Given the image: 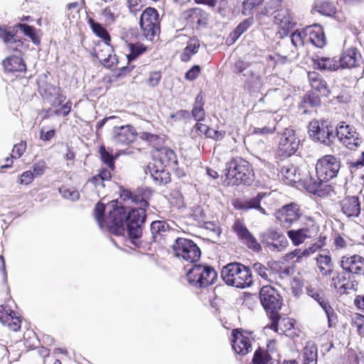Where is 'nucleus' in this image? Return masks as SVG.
<instances>
[{"label": "nucleus", "instance_id": "nucleus-57", "mask_svg": "<svg viewBox=\"0 0 364 364\" xmlns=\"http://www.w3.org/2000/svg\"><path fill=\"white\" fill-rule=\"evenodd\" d=\"M26 149V141H21L20 143L15 144L11 154V158L18 159L20 158Z\"/></svg>", "mask_w": 364, "mask_h": 364}, {"label": "nucleus", "instance_id": "nucleus-33", "mask_svg": "<svg viewBox=\"0 0 364 364\" xmlns=\"http://www.w3.org/2000/svg\"><path fill=\"white\" fill-rule=\"evenodd\" d=\"M317 266L324 276H330L333 272V263L328 252L319 254L316 257Z\"/></svg>", "mask_w": 364, "mask_h": 364}, {"label": "nucleus", "instance_id": "nucleus-9", "mask_svg": "<svg viewBox=\"0 0 364 364\" xmlns=\"http://www.w3.org/2000/svg\"><path fill=\"white\" fill-rule=\"evenodd\" d=\"M295 229L287 231V235L294 245L299 246L306 240L314 237L318 232V226L312 218H305Z\"/></svg>", "mask_w": 364, "mask_h": 364}, {"label": "nucleus", "instance_id": "nucleus-42", "mask_svg": "<svg viewBox=\"0 0 364 364\" xmlns=\"http://www.w3.org/2000/svg\"><path fill=\"white\" fill-rule=\"evenodd\" d=\"M317 363V347L313 343H308L304 349V364Z\"/></svg>", "mask_w": 364, "mask_h": 364}, {"label": "nucleus", "instance_id": "nucleus-55", "mask_svg": "<svg viewBox=\"0 0 364 364\" xmlns=\"http://www.w3.org/2000/svg\"><path fill=\"white\" fill-rule=\"evenodd\" d=\"M97 58L103 63L105 66L112 67L117 62V58L115 55H112L111 53H109L107 56L103 55L102 53H97Z\"/></svg>", "mask_w": 364, "mask_h": 364}, {"label": "nucleus", "instance_id": "nucleus-3", "mask_svg": "<svg viewBox=\"0 0 364 364\" xmlns=\"http://www.w3.org/2000/svg\"><path fill=\"white\" fill-rule=\"evenodd\" d=\"M221 277L228 285L239 289L249 287L252 284L250 270L240 263H230L223 267Z\"/></svg>", "mask_w": 364, "mask_h": 364}, {"label": "nucleus", "instance_id": "nucleus-4", "mask_svg": "<svg viewBox=\"0 0 364 364\" xmlns=\"http://www.w3.org/2000/svg\"><path fill=\"white\" fill-rule=\"evenodd\" d=\"M225 171L228 185L250 184L252 181L251 165L241 158L233 159L228 163Z\"/></svg>", "mask_w": 364, "mask_h": 364}, {"label": "nucleus", "instance_id": "nucleus-35", "mask_svg": "<svg viewBox=\"0 0 364 364\" xmlns=\"http://www.w3.org/2000/svg\"><path fill=\"white\" fill-rule=\"evenodd\" d=\"M316 302L326 313L328 318V327H332L337 321V316L333 309L329 304L328 299L325 297L324 294L317 299Z\"/></svg>", "mask_w": 364, "mask_h": 364}, {"label": "nucleus", "instance_id": "nucleus-7", "mask_svg": "<svg viewBox=\"0 0 364 364\" xmlns=\"http://www.w3.org/2000/svg\"><path fill=\"white\" fill-rule=\"evenodd\" d=\"M277 155L280 159L289 157L298 150L300 140L296 136L295 132L287 128L277 136Z\"/></svg>", "mask_w": 364, "mask_h": 364}, {"label": "nucleus", "instance_id": "nucleus-49", "mask_svg": "<svg viewBox=\"0 0 364 364\" xmlns=\"http://www.w3.org/2000/svg\"><path fill=\"white\" fill-rule=\"evenodd\" d=\"M264 0H245L242 3V14L244 16L252 15L254 11L261 6Z\"/></svg>", "mask_w": 364, "mask_h": 364}, {"label": "nucleus", "instance_id": "nucleus-54", "mask_svg": "<svg viewBox=\"0 0 364 364\" xmlns=\"http://www.w3.org/2000/svg\"><path fill=\"white\" fill-rule=\"evenodd\" d=\"M282 0H269L265 6L264 14H268L272 11L274 13L278 12L279 10L283 9L282 6Z\"/></svg>", "mask_w": 364, "mask_h": 364}, {"label": "nucleus", "instance_id": "nucleus-24", "mask_svg": "<svg viewBox=\"0 0 364 364\" xmlns=\"http://www.w3.org/2000/svg\"><path fill=\"white\" fill-rule=\"evenodd\" d=\"M274 23L279 26L282 31L281 33L282 36H287L289 31L293 27L294 22L290 14L289 11L287 9H283L275 13L274 16Z\"/></svg>", "mask_w": 364, "mask_h": 364}, {"label": "nucleus", "instance_id": "nucleus-15", "mask_svg": "<svg viewBox=\"0 0 364 364\" xmlns=\"http://www.w3.org/2000/svg\"><path fill=\"white\" fill-rule=\"evenodd\" d=\"M153 156L154 163L166 168L174 169L178 164L175 152L166 146L156 149L153 152Z\"/></svg>", "mask_w": 364, "mask_h": 364}, {"label": "nucleus", "instance_id": "nucleus-25", "mask_svg": "<svg viewBox=\"0 0 364 364\" xmlns=\"http://www.w3.org/2000/svg\"><path fill=\"white\" fill-rule=\"evenodd\" d=\"M233 72L237 74H241L243 77H246L247 80H250L253 82H260L261 77L255 74L252 65L243 60H238L235 63L233 68Z\"/></svg>", "mask_w": 364, "mask_h": 364}, {"label": "nucleus", "instance_id": "nucleus-16", "mask_svg": "<svg viewBox=\"0 0 364 364\" xmlns=\"http://www.w3.org/2000/svg\"><path fill=\"white\" fill-rule=\"evenodd\" d=\"M340 265L343 270L353 274H364V258L360 255L343 256Z\"/></svg>", "mask_w": 364, "mask_h": 364}, {"label": "nucleus", "instance_id": "nucleus-1", "mask_svg": "<svg viewBox=\"0 0 364 364\" xmlns=\"http://www.w3.org/2000/svg\"><path fill=\"white\" fill-rule=\"evenodd\" d=\"M94 215L101 229L107 228L109 232L116 235L124 233L127 210L117 200H112L107 207L97 203L94 210Z\"/></svg>", "mask_w": 364, "mask_h": 364}, {"label": "nucleus", "instance_id": "nucleus-31", "mask_svg": "<svg viewBox=\"0 0 364 364\" xmlns=\"http://www.w3.org/2000/svg\"><path fill=\"white\" fill-rule=\"evenodd\" d=\"M0 38L11 50H21L23 47V42L21 40H17L15 35L1 28H0Z\"/></svg>", "mask_w": 364, "mask_h": 364}, {"label": "nucleus", "instance_id": "nucleus-53", "mask_svg": "<svg viewBox=\"0 0 364 364\" xmlns=\"http://www.w3.org/2000/svg\"><path fill=\"white\" fill-rule=\"evenodd\" d=\"M277 242H274V241L268 242L267 244H264V245L271 251H277L281 252L284 250L288 244V242L286 239L282 238L281 240H277Z\"/></svg>", "mask_w": 364, "mask_h": 364}, {"label": "nucleus", "instance_id": "nucleus-52", "mask_svg": "<svg viewBox=\"0 0 364 364\" xmlns=\"http://www.w3.org/2000/svg\"><path fill=\"white\" fill-rule=\"evenodd\" d=\"M100 154L104 164H106L111 170H114V161L113 156L106 150L105 146H100Z\"/></svg>", "mask_w": 364, "mask_h": 364}, {"label": "nucleus", "instance_id": "nucleus-28", "mask_svg": "<svg viewBox=\"0 0 364 364\" xmlns=\"http://www.w3.org/2000/svg\"><path fill=\"white\" fill-rule=\"evenodd\" d=\"M280 174L284 182L288 185H293L301 181L300 174L297 172V168L292 164L284 166L281 168Z\"/></svg>", "mask_w": 364, "mask_h": 364}, {"label": "nucleus", "instance_id": "nucleus-46", "mask_svg": "<svg viewBox=\"0 0 364 364\" xmlns=\"http://www.w3.org/2000/svg\"><path fill=\"white\" fill-rule=\"evenodd\" d=\"M314 9L318 14L326 16H332L336 12L334 4L328 1H322L316 4Z\"/></svg>", "mask_w": 364, "mask_h": 364}, {"label": "nucleus", "instance_id": "nucleus-43", "mask_svg": "<svg viewBox=\"0 0 364 364\" xmlns=\"http://www.w3.org/2000/svg\"><path fill=\"white\" fill-rule=\"evenodd\" d=\"M284 237L280 231L274 228H268L260 235L261 242L264 245Z\"/></svg>", "mask_w": 364, "mask_h": 364}, {"label": "nucleus", "instance_id": "nucleus-8", "mask_svg": "<svg viewBox=\"0 0 364 364\" xmlns=\"http://www.w3.org/2000/svg\"><path fill=\"white\" fill-rule=\"evenodd\" d=\"M311 139L326 146H330L335 139L334 128L325 120H312L309 124Z\"/></svg>", "mask_w": 364, "mask_h": 364}, {"label": "nucleus", "instance_id": "nucleus-41", "mask_svg": "<svg viewBox=\"0 0 364 364\" xmlns=\"http://www.w3.org/2000/svg\"><path fill=\"white\" fill-rule=\"evenodd\" d=\"M139 23H150L159 25V14L156 9L146 8L141 15Z\"/></svg>", "mask_w": 364, "mask_h": 364}, {"label": "nucleus", "instance_id": "nucleus-50", "mask_svg": "<svg viewBox=\"0 0 364 364\" xmlns=\"http://www.w3.org/2000/svg\"><path fill=\"white\" fill-rule=\"evenodd\" d=\"M252 268L257 274H258L264 280H267L270 282H272V279L271 278V271L262 263L255 262V264H252Z\"/></svg>", "mask_w": 364, "mask_h": 364}, {"label": "nucleus", "instance_id": "nucleus-22", "mask_svg": "<svg viewBox=\"0 0 364 364\" xmlns=\"http://www.w3.org/2000/svg\"><path fill=\"white\" fill-rule=\"evenodd\" d=\"M146 174L149 173L156 185L166 184L170 181V176L166 167L150 163L145 169Z\"/></svg>", "mask_w": 364, "mask_h": 364}, {"label": "nucleus", "instance_id": "nucleus-13", "mask_svg": "<svg viewBox=\"0 0 364 364\" xmlns=\"http://www.w3.org/2000/svg\"><path fill=\"white\" fill-rule=\"evenodd\" d=\"M334 134L346 148L351 150L355 149L362 142L355 129L343 122L338 124Z\"/></svg>", "mask_w": 364, "mask_h": 364}, {"label": "nucleus", "instance_id": "nucleus-51", "mask_svg": "<svg viewBox=\"0 0 364 364\" xmlns=\"http://www.w3.org/2000/svg\"><path fill=\"white\" fill-rule=\"evenodd\" d=\"M59 193L63 198L71 201H76L80 198V193L75 188H69L62 186L59 188Z\"/></svg>", "mask_w": 364, "mask_h": 364}, {"label": "nucleus", "instance_id": "nucleus-30", "mask_svg": "<svg viewBox=\"0 0 364 364\" xmlns=\"http://www.w3.org/2000/svg\"><path fill=\"white\" fill-rule=\"evenodd\" d=\"M333 286L340 294H348L350 290L355 289L357 283L355 281L347 280L345 276L338 275L333 278Z\"/></svg>", "mask_w": 364, "mask_h": 364}, {"label": "nucleus", "instance_id": "nucleus-6", "mask_svg": "<svg viewBox=\"0 0 364 364\" xmlns=\"http://www.w3.org/2000/svg\"><path fill=\"white\" fill-rule=\"evenodd\" d=\"M145 207L132 208L127 213L125 220L127 231L132 243L135 245L137 244L134 240L139 239L142 235L143 225L146 218Z\"/></svg>", "mask_w": 364, "mask_h": 364}, {"label": "nucleus", "instance_id": "nucleus-59", "mask_svg": "<svg viewBox=\"0 0 364 364\" xmlns=\"http://www.w3.org/2000/svg\"><path fill=\"white\" fill-rule=\"evenodd\" d=\"M128 7L132 13H136L144 6L145 0H127Z\"/></svg>", "mask_w": 364, "mask_h": 364}, {"label": "nucleus", "instance_id": "nucleus-63", "mask_svg": "<svg viewBox=\"0 0 364 364\" xmlns=\"http://www.w3.org/2000/svg\"><path fill=\"white\" fill-rule=\"evenodd\" d=\"M161 79V74L160 72L154 71L150 73L148 84L151 87H156Z\"/></svg>", "mask_w": 364, "mask_h": 364}, {"label": "nucleus", "instance_id": "nucleus-64", "mask_svg": "<svg viewBox=\"0 0 364 364\" xmlns=\"http://www.w3.org/2000/svg\"><path fill=\"white\" fill-rule=\"evenodd\" d=\"M225 134V132L224 131H218L210 128L206 137L215 141H220L223 139Z\"/></svg>", "mask_w": 364, "mask_h": 364}, {"label": "nucleus", "instance_id": "nucleus-26", "mask_svg": "<svg viewBox=\"0 0 364 364\" xmlns=\"http://www.w3.org/2000/svg\"><path fill=\"white\" fill-rule=\"evenodd\" d=\"M4 69L9 73L23 72L26 70V64L20 55H13L3 60Z\"/></svg>", "mask_w": 364, "mask_h": 364}, {"label": "nucleus", "instance_id": "nucleus-56", "mask_svg": "<svg viewBox=\"0 0 364 364\" xmlns=\"http://www.w3.org/2000/svg\"><path fill=\"white\" fill-rule=\"evenodd\" d=\"M324 245L323 240H319V241L311 245L309 247L302 250H303V256L304 257H308L311 255L315 253L316 251L321 249V247Z\"/></svg>", "mask_w": 364, "mask_h": 364}, {"label": "nucleus", "instance_id": "nucleus-2", "mask_svg": "<svg viewBox=\"0 0 364 364\" xmlns=\"http://www.w3.org/2000/svg\"><path fill=\"white\" fill-rule=\"evenodd\" d=\"M259 299L262 306L269 314L271 323L267 328L278 331V321L279 320V311L282 306V298L278 291L270 285H264L259 291Z\"/></svg>", "mask_w": 364, "mask_h": 364}, {"label": "nucleus", "instance_id": "nucleus-17", "mask_svg": "<svg viewBox=\"0 0 364 364\" xmlns=\"http://www.w3.org/2000/svg\"><path fill=\"white\" fill-rule=\"evenodd\" d=\"M136 129L129 124L114 127L112 129V140L119 144L128 145L132 143L136 139Z\"/></svg>", "mask_w": 364, "mask_h": 364}, {"label": "nucleus", "instance_id": "nucleus-39", "mask_svg": "<svg viewBox=\"0 0 364 364\" xmlns=\"http://www.w3.org/2000/svg\"><path fill=\"white\" fill-rule=\"evenodd\" d=\"M120 198L124 202H131L140 206H148L147 200L142 196L133 193L127 189H123L120 193Z\"/></svg>", "mask_w": 364, "mask_h": 364}, {"label": "nucleus", "instance_id": "nucleus-20", "mask_svg": "<svg viewBox=\"0 0 364 364\" xmlns=\"http://www.w3.org/2000/svg\"><path fill=\"white\" fill-rule=\"evenodd\" d=\"M339 63V66L343 68H356L363 63V58L357 48H350L342 53Z\"/></svg>", "mask_w": 364, "mask_h": 364}, {"label": "nucleus", "instance_id": "nucleus-34", "mask_svg": "<svg viewBox=\"0 0 364 364\" xmlns=\"http://www.w3.org/2000/svg\"><path fill=\"white\" fill-rule=\"evenodd\" d=\"M270 355L267 352L262 350L259 348L252 358L253 364H279L278 362H272ZM282 364H298L295 360L284 361Z\"/></svg>", "mask_w": 364, "mask_h": 364}, {"label": "nucleus", "instance_id": "nucleus-62", "mask_svg": "<svg viewBox=\"0 0 364 364\" xmlns=\"http://www.w3.org/2000/svg\"><path fill=\"white\" fill-rule=\"evenodd\" d=\"M34 175L31 171H24L20 177L19 183L23 185H28L31 183L34 179Z\"/></svg>", "mask_w": 364, "mask_h": 364}, {"label": "nucleus", "instance_id": "nucleus-45", "mask_svg": "<svg viewBox=\"0 0 364 364\" xmlns=\"http://www.w3.org/2000/svg\"><path fill=\"white\" fill-rule=\"evenodd\" d=\"M140 27L144 36L150 41H153L160 32V26L158 24L140 23Z\"/></svg>", "mask_w": 364, "mask_h": 364}, {"label": "nucleus", "instance_id": "nucleus-12", "mask_svg": "<svg viewBox=\"0 0 364 364\" xmlns=\"http://www.w3.org/2000/svg\"><path fill=\"white\" fill-rule=\"evenodd\" d=\"M340 161L332 155H326L318 160L316 173L325 182L336 177L340 169Z\"/></svg>", "mask_w": 364, "mask_h": 364}, {"label": "nucleus", "instance_id": "nucleus-27", "mask_svg": "<svg viewBox=\"0 0 364 364\" xmlns=\"http://www.w3.org/2000/svg\"><path fill=\"white\" fill-rule=\"evenodd\" d=\"M300 182L302 183L303 186L307 191L314 194H316L321 191L323 183H326L323 180H321V177H318V174L316 173V176H313L311 173L301 178Z\"/></svg>", "mask_w": 364, "mask_h": 364}, {"label": "nucleus", "instance_id": "nucleus-40", "mask_svg": "<svg viewBox=\"0 0 364 364\" xmlns=\"http://www.w3.org/2000/svg\"><path fill=\"white\" fill-rule=\"evenodd\" d=\"M203 105V97L201 93H200L196 97L193 108L191 112L192 117L197 122H200L204 119L205 111Z\"/></svg>", "mask_w": 364, "mask_h": 364}, {"label": "nucleus", "instance_id": "nucleus-29", "mask_svg": "<svg viewBox=\"0 0 364 364\" xmlns=\"http://www.w3.org/2000/svg\"><path fill=\"white\" fill-rule=\"evenodd\" d=\"M308 78L311 87L321 95L327 96L329 93L327 84L322 77L316 72H309Z\"/></svg>", "mask_w": 364, "mask_h": 364}, {"label": "nucleus", "instance_id": "nucleus-58", "mask_svg": "<svg viewBox=\"0 0 364 364\" xmlns=\"http://www.w3.org/2000/svg\"><path fill=\"white\" fill-rule=\"evenodd\" d=\"M32 168V172L35 176H41L46 171V164L43 160H41L34 163Z\"/></svg>", "mask_w": 364, "mask_h": 364}, {"label": "nucleus", "instance_id": "nucleus-19", "mask_svg": "<svg viewBox=\"0 0 364 364\" xmlns=\"http://www.w3.org/2000/svg\"><path fill=\"white\" fill-rule=\"evenodd\" d=\"M342 213L347 218H357L360 213V203L358 196H346L339 201Z\"/></svg>", "mask_w": 364, "mask_h": 364}, {"label": "nucleus", "instance_id": "nucleus-14", "mask_svg": "<svg viewBox=\"0 0 364 364\" xmlns=\"http://www.w3.org/2000/svg\"><path fill=\"white\" fill-rule=\"evenodd\" d=\"M232 228L238 240L249 249L257 252L262 250L260 244L249 231L242 220L239 219L235 220Z\"/></svg>", "mask_w": 364, "mask_h": 364}, {"label": "nucleus", "instance_id": "nucleus-23", "mask_svg": "<svg viewBox=\"0 0 364 364\" xmlns=\"http://www.w3.org/2000/svg\"><path fill=\"white\" fill-rule=\"evenodd\" d=\"M308 41L318 48H323L326 44V38L322 27L318 24H313L305 28Z\"/></svg>", "mask_w": 364, "mask_h": 364}, {"label": "nucleus", "instance_id": "nucleus-47", "mask_svg": "<svg viewBox=\"0 0 364 364\" xmlns=\"http://www.w3.org/2000/svg\"><path fill=\"white\" fill-rule=\"evenodd\" d=\"M128 53H127V58L129 62L135 60L138 56L141 55L146 49V48L141 43H129L128 44Z\"/></svg>", "mask_w": 364, "mask_h": 364}, {"label": "nucleus", "instance_id": "nucleus-32", "mask_svg": "<svg viewBox=\"0 0 364 364\" xmlns=\"http://www.w3.org/2000/svg\"><path fill=\"white\" fill-rule=\"evenodd\" d=\"M314 66L321 70L334 71L339 68V64L334 58L317 57L314 60Z\"/></svg>", "mask_w": 364, "mask_h": 364}, {"label": "nucleus", "instance_id": "nucleus-36", "mask_svg": "<svg viewBox=\"0 0 364 364\" xmlns=\"http://www.w3.org/2000/svg\"><path fill=\"white\" fill-rule=\"evenodd\" d=\"M150 230L153 240L158 241L169 231V225L165 221L156 220L151 223Z\"/></svg>", "mask_w": 364, "mask_h": 364}, {"label": "nucleus", "instance_id": "nucleus-21", "mask_svg": "<svg viewBox=\"0 0 364 364\" xmlns=\"http://www.w3.org/2000/svg\"><path fill=\"white\" fill-rule=\"evenodd\" d=\"M267 196L265 193H258L256 196L244 200H236L233 203L235 209L247 211L250 209H255L262 214L266 215L265 210L260 205L261 200Z\"/></svg>", "mask_w": 364, "mask_h": 364}, {"label": "nucleus", "instance_id": "nucleus-11", "mask_svg": "<svg viewBox=\"0 0 364 364\" xmlns=\"http://www.w3.org/2000/svg\"><path fill=\"white\" fill-rule=\"evenodd\" d=\"M276 218L280 225L288 229L298 227L307 217H302L297 204L291 203L284 206L276 214Z\"/></svg>", "mask_w": 364, "mask_h": 364}, {"label": "nucleus", "instance_id": "nucleus-48", "mask_svg": "<svg viewBox=\"0 0 364 364\" xmlns=\"http://www.w3.org/2000/svg\"><path fill=\"white\" fill-rule=\"evenodd\" d=\"M307 35H306L305 28L303 29H296L291 35V41L292 45L297 48L302 46L305 42L308 41Z\"/></svg>", "mask_w": 364, "mask_h": 364}, {"label": "nucleus", "instance_id": "nucleus-44", "mask_svg": "<svg viewBox=\"0 0 364 364\" xmlns=\"http://www.w3.org/2000/svg\"><path fill=\"white\" fill-rule=\"evenodd\" d=\"M200 43L198 39H191L181 54V58L183 62H187L191 59V56L198 51Z\"/></svg>", "mask_w": 364, "mask_h": 364}, {"label": "nucleus", "instance_id": "nucleus-61", "mask_svg": "<svg viewBox=\"0 0 364 364\" xmlns=\"http://www.w3.org/2000/svg\"><path fill=\"white\" fill-rule=\"evenodd\" d=\"M275 131L274 126H264L263 127H254L252 133L255 134L267 135L274 133Z\"/></svg>", "mask_w": 364, "mask_h": 364}, {"label": "nucleus", "instance_id": "nucleus-18", "mask_svg": "<svg viewBox=\"0 0 364 364\" xmlns=\"http://www.w3.org/2000/svg\"><path fill=\"white\" fill-rule=\"evenodd\" d=\"M231 343L234 351L240 355H245L252 350L250 339L238 329H234L231 333Z\"/></svg>", "mask_w": 364, "mask_h": 364}, {"label": "nucleus", "instance_id": "nucleus-37", "mask_svg": "<svg viewBox=\"0 0 364 364\" xmlns=\"http://www.w3.org/2000/svg\"><path fill=\"white\" fill-rule=\"evenodd\" d=\"M89 23L92 32L105 42L108 51H109L110 48L109 46L111 41V38L107 29L105 28L100 23L95 22L93 19H90Z\"/></svg>", "mask_w": 364, "mask_h": 364}, {"label": "nucleus", "instance_id": "nucleus-5", "mask_svg": "<svg viewBox=\"0 0 364 364\" xmlns=\"http://www.w3.org/2000/svg\"><path fill=\"white\" fill-rule=\"evenodd\" d=\"M217 273L210 266L195 264L187 272V279L191 285L196 288H205L217 279Z\"/></svg>", "mask_w": 364, "mask_h": 364}, {"label": "nucleus", "instance_id": "nucleus-10", "mask_svg": "<svg viewBox=\"0 0 364 364\" xmlns=\"http://www.w3.org/2000/svg\"><path fill=\"white\" fill-rule=\"evenodd\" d=\"M172 249L178 257L189 262H196L200 257V250L192 240L186 238H178L172 245Z\"/></svg>", "mask_w": 364, "mask_h": 364}, {"label": "nucleus", "instance_id": "nucleus-38", "mask_svg": "<svg viewBox=\"0 0 364 364\" xmlns=\"http://www.w3.org/2000/svg\"><path fill=\"white\" fill-rule=\"evenodd\" d=\"M254 23V18L250 16L243 20L230 33L228 41L234 43L239 37L244 33Z\"/></svg>", "mask_w": 364, "mask_h": 364}, {"label": "nucleus", "instance_id": "nucleus-60", "mask_svg": "<svg viewBox=\"0 0 364 364\" xmlns=\"http://www.w3.org/2000/svg\"><path fill=\"white\" fill-rule=\"evenodd\" d=\"M111 177L112 175L110 171L103 168L100 170L97 175L92 177V178H90V181H96L97 180H100L101 182L102 181L103 182L108 181L111 179Z\"/></svg>", "mask_w": 364, "mask_h": 364}]
</instances>
